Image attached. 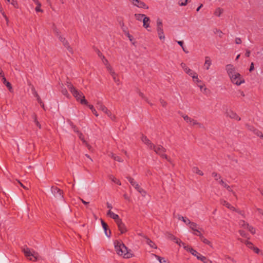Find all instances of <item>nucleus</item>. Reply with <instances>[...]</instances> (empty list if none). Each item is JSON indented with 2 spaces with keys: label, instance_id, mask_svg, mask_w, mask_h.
Listing matches in <instances>:
<instances>
[{
  "label": "nucleus",
  "instance_id": "f257e3e1",
  "mask_svg": "<svg viewBox=\"0 0 263 263\" xmlns=\"http://www.w3.org/2000/svg\"><path fill=\"white\" fill-rule=\"evenodd\" d=\"M114 245L115 251L118 255L125 258H129L133 256L131 252L128 251L127 247L122 242L116 241Z\"/></svg>",
  "mask_w": 263,
  "mask_h": 263
},
{
  "label": "nucleus",
  "instance_id": "f03ea898",
  "mask_svg": "<svg viewBox=\"0 0 263 263\" xmlns=\"http://www.w3.org/2000/svg\"><path fill=\"white\" fill-rule=\"evenodd\" d=\"M66 85L69 91L78 101H79L82 104H87L88 102L82 92L78 91L70 82H67Z\"/></svg>",
  "mask_w": 263,
  "mask_h": 263
},
{
  "label": "nucleus",
  "instance_id": "7ed1b4c3",
  "mask_svg": "<svg viewBox=\"0 0 263 263\" xmlns=\"http://www.w3.org/2000/svg\"><path fill=\"white\" fill-rule=\"evenodd\" d=\"M22 251L25 256L30 260L35 261L37 260L39 256L38 253L33 250H31L26 246L22 248Z\"/></svg>",
  "mask_w": 263,
  "mask_h": 263
},
{
  "label": "nucleus",
  "instance_id": "20e7f679",
  "mask_svg": "<svg viewBox=\"0 0 263 263\" xmlns=\"http://www.w3.org/2000/svg\"><path fill=\"white\" fill-rule=\"evenodd\" d=\"M96 107L98 109L102 110L106 115H107L111 120H115L116 116L112 114L111 111L109 110H108L104 105H103L102 102L98 101L97 103Z\"/></svg>",
  "mask_w": 263,
  "mask_h": 263
},
{
  "label": "nucleus",
  "instance_id": "39448f33",
  "mask_svg": "<svg viewBox=\"0 0 263 263\" xmlns=\"http://www.w3.org/2000/svg\"><path fill=\"white\" fill-rule=\"evenodd\" d=\"M153 150L162 158L166 159L168 161H170L167 156L165 154L166 151V149L161 145H155Z\"/></svg>",
  "mask_w": 263,
  "mask_h": 263
},
{
  "label": "nucleus",
  "instance_id": "423d86ee",
  "mask_svg": "<svg viewBox=\"0 0 263 263\" xmlns=\"http://www.w3.org/2000/svg\"><path fill=\"white\" fill-rule=\"evenodd\" d=\"M230 79L232 83L237 86H239L245 82V79L239 73L232 76Z\"/></svg>",
  "mask_w": 263,
  "mask_h": 263
},
{
  "label": "nucleus",
  "instance_id": "0eeeda50",
  "mask_svg": "<svg viewBox=\"0 0 263 263\" xmlns=\"http://www.w3.org/2000/svg\"><path fill=\"white\" fill-rule=\"evenodd\" d=\"M182 117L190 126H196L199 128H202L203 127L202 124L198 122L197 120L189 117L187 115H183Z\"/></svg>",
  "mask_w": 263,
  "mask_h": 263
},
{
  "label": "nucleus",
  "instance_id": "6e6552de",
  "mask_svg": "<svg viewBox=\"0 0 263 263\" xmlns=\"http://www.w3.org/2000/svg\"><path fill=\"white\" fill-rule=\"evenodd\" d=\"M57 35L58 36L59 40L63 43V45L67 48L68 51L71 53H72V48L69 46V43L66 39L64 37L61 36L58 32H57Z\"/></svg>",
  "mask_w": 263,
  "mask_h": 263
},
{
  "label": "nucleus",
  "instance_id": "1a4fd4ad",
  "mask_svg": "<svg viewBox=\"0 0 263 263\" xmlns=\"http://www.w3.org/2000/svg\"><path fill=\"white\" fill-rule=\"evenodd\" d=\"M227 117H229L232 119H234L237 121H240L241 120L240 117L232 110H227L224 113Z\"/></svg>",
  "mask_w": 263,
  "mask_h": 263
},
{
  "label": "nucleus",
  "instance_id": "9d476101",
  "mask_svg": "<svg viewBox=\"0 0 263 263\" xmlns=\"http://www.w3.org/2000/svg\"><path fill=\"white\" fill-rule=\"evenodd\" d=\"M226 70L229 77L231 78L232 76L235 75V74L238 72L236 71V68L232 64H228L226 66Z\"/></svg>",
  "mask_w": 263,
  "mask_h": 263
},
{
  "label": "nucleus",
  "instance_id": "9b49d317",
  "mask_svg": "<svg viewBox=\"0 0 263 263\" xmlns=\"http://www.w3.org/2000/svg\"><path fill=\"white\" fill-rule=\"evenodd\" d=\"M51 191L57 198L59 199H62L63 198V192L60 189L57 187H52Z\"/></svg>",
  "mask_w": 263,
  "mask_h": 263
},
{
  "label": "nucleus",
  "instance_id": "f8f14e48",
  "mask_svg": "<svg viewBox=\"0 0 263 263\" xmlns=\"http://www.w3.org/2000/svg\"><path fill=\"white\" fill-rule=\"evenodd\" d=\"M141 139L142 141L147 146V148L149 149H153L155 145L154 143H153L151 141L147 138V137L145 136L142 135Z\"/></svg>",
  "mask_w": 263,
  "mask_h": 263
},
{
  "label": "nucleus",
  "instance_id": "ddd939ff",
  "mask_svg": "<svg viewBox=\"0 0 263 263\" xmlns=\"http://www.w3.org/2000/svg\"><path fill=\"white\" fill-rule=\"evenodd\" d=\"M119 230L120 231L121 234L126 233L127 231V228L125 224L122 222V220H118L116 222Z\"/></svg>",
  "mask_w": 263,
  "mask_h": 263
},
{
  "label": "nucleus",
  "instance_id": "4468645a",
  "mask_svg": "<svg viewBox=\"0 0 263 263\" xmlns=\"http://www.w3.org/2000/svg\"><path fill=\"white\" fill-rule=\"evenodd\" d=\"M220 203L223 205V206H226L227 208H228V209H230L231 210H232V211H235L236 212H237L238 213H240L241 212L239 210H236L233 206H232L230 203H229V202H228L227 201H226V200H220Z\"/></svg>",
  "mask_w": 263,
  "mask_h": 263
},
{
  "label": "nucleus",
  "instance_id": "2eb2a0df",
  "mask_svg": "<svg viewBox=\"0 0 263 263\" xmlns=\"http://www.w3.org/2000/svg\"><path fill=\"white\" fill-rule=\"evenodd\" d=\"M134 6H137L140 8H144L146 9H148V6H147L144 2L140 0H136L133 4Z\"/></svg>",
  "mask_w": 263,
  "mask_h": 263
},
{
  "label": "nucleus",
  "instance_id": "dca6fc26",
  "mask_svg": "<svg viewBox=\"0 0 263 263\" xmlns=\"http://www.w3.org/2000/svg\"><path fill=\"white\" fill-rule=\"evenodd\" d=\"M109 72L112 77L114 81L116 83L117 85H119L121 83L118 78V74L116 73L113 69H112L111 71H109Z\"/></svg>",
  "mask_w": 263,
  "mask_h": 263
},
{
  "label": "nucleus",
  "instance_id": "f3484780",
  "mask_svg": "<svg viewBox=\"0 0 263 263\" xmlns=\"http://www.w3.org/2000/svg\"><path fill=\"white\" fill-rule=\"evenodd\" d=\"M157 32H161L163 30L162 21L160 18H158L156 21Z\"/></svg>",
  "mask_w": 263,
  "mask_h": 263
},
{
  "label": "nucleus",
  "instance_id": "a211bd4d",
  "mask_svg": "<svg viewBox=\"0 0 263 263\" xmlns=\"http://www.w3.org/2000/svg\"><path fill=\"white\" fill-rule=\"evenodd\" d=\"M127 179H128V181L130 182V183L135 187L136 190L137 191L139 189L140 186L137 183V182L134 180V178H132L131 177H127Z\"/></svg>",
  "mask_w": 263,
  "mask_h": 263
},
{
  "label": "nucleus",
  "instance_id": "6ab92c4d",
  "mask_svg": "<svg viewBox=\"0 0 263 263\" xmlns=\"http://www.w3.org/2000/svg\"><path fill=\"white\" fill-rule=\"evenodd\" d=\"M107 215V216H109L111 218L114 219L115 220L116 222H117V221L118 220H121V219L119 218L118 215L114 213L113 212H112L110 210H109L108 211Z\"/></svg>",
  "mask_w": 263,
  "mask_h": 263
},
{
  "label": "nucleus",
  "instance_id": "aec40b11",
  "mask_svg": "<svg viewBox=\"0 0 263 263\" xmlns=\"http://www.w3.org/2000/svg\"><path fill=\"white\" fill-rule=\"evenodd\" d=\"M212 65V61L210 57H206L205 58V62L204 64V67L206 70H209L210 67Z\"/></svg>",
  "mask_w": 263,
  "mask_h": 263
},
{
  "label": "nucleus",
  "instance_id": "412c9836",
  "mask_svg": "<svg viewBox=\"0 0 263 263\" xmlns=\"http://www.w3.org/2000/svg\"><path fill=\"white\" fill-rule=\"evenodd\" d=\"M143 27L147 29L148 31H149V30L148 29V28L149 27L150 18L148 17L145 16L143 20Z\"/></svg>",
  "mask_w": 263,
  "mask_h": 263
},
{
  "label": "nucleus",
  "instance_id": "4be33fe9",
  "mask_svg": "<svg viewBox=\"0 0 263 263\" xmlns=\"http://www.w3.org/2000/svg\"><path fill=\"white\" fill-rule=\"evenodd\" d=\"M103 57V60L102 62L106 66V68L107 70V71L109 72V71H111L112 69L110 65L109 64L108 60L105 59L104 55H102Z\"/></svg>",
  "mask_w": 263,
  "mask_h": 263
},
{
  "label": "nucleus",
  "instance_id": "5701e85b",
  "mask_svg": "<svg viewBox=\"0 0 263 263\" xmlns=\"http://www.w3.org/2000/svg\"><path fill=\"white\" fill-rule=\"evenodd\" d=\"M190 228L194 231L196 232L197 233H200V232L198 230V226L197 223L194 222H191V223L189 224Z\"/></svg>",
  "mask_w": 263,
  "mask_h": 263
},
{
  "label": "nucleus",
  "instance_id": "b1692460",
  "mask_svg": "<svg viewBox=\"0 0 263 263\" xmlns=\"http://www.w3.org/2000/svg\"><path fill=\"white\" fill-rule=\"evenodd\" d=\"M197 259L202 261L203 263H212V261L208 259L205 256L202 255L201 254L197 256Z\"/></svg>",
  "mask_w": 263,
  "mask_h": 263
},
{
  "label": "nucleus",
  "instance_id": "393cba45",
  "mask_svg": "<svg viewBox=\"0 0 263 263\" xmlns=\"http://www.w3.org/2000/svg\"><path fill=\"white\" fill-rule=\"evenodd\" d=\"M199 236L200 237V240L204 243L211 246V242L209 240L204 238L203 236L201 234V233H199Z\"/></svg>",
  "mask_w": 263,
  "mask_h": 263
},
{
  "label": "nucleus",
  "instance_id": "a878e982",
  "mask_svg": "<svg viewBox=\"0 0 263 263\" xmlns=\"http://www.w3.org/2000/svg\"><path fill=\"white\" fill-rule=\"evenodd\" d=\"M2 81L3 83L8 87V88L11 91L12 89L11 85L9 82L7 81L6 78H3L2 79Z\"/></svg>",
  "mask_w": 263,
  "mask_h": 263
},
{
  "label": "nucleus",
  "instance_id": "bb28decb",
  "mask_svg": "<svg viewBox=\"0 0 263 263\" xmlns=\"http://www.w3.org/2000/svg\"><path fill=\"white\" fill-rule=\"evenodd\" d=\"M155 256L160 263H169L168 260L163 257H161L157 255H155Z\"/></svg>",
  "mask_w": 263,
  "mask_h": 263
},
{
  "label": "nucleus",
  "instance_id": "cd10ccee",
  "mask_svg": "<svg viewBox=\"0 0 263 263\" xmlns=\"http://www.w3.org/2000/svg\"><path fill=\"white\" fill-rule=\"evenodd\" d=\"M223 10L220 8H217L215 9L214 14L217 16H220L223 13Z\"/></svg>",
  "mask_w": 263,
  "mask_h": 263
},
{
  "label": "nucleus",
  "instance_id": "c85d7f7f",
  "mask_svg": "<svg viewBox=\"0 0 263 263\" xmlns=\"http://www.w3.org/2000/svg\"><path fill=\"white\" fill-rule=\"evenodd\" d=\"M109 179H110L112 182H115V183L121 185V183L119 180L117 179L115 176L113 175H110L109 176Z\"/></svg>",
  "mask_w": 263,
  "mask_h": 263
},
{
  "label": "nucleus",
  "instance_id": "c756f323",
  "mask_svg": "<svg viewBox=\"0 0 263 263\" xmlns=\"http://www.w3.org/2000/svg\"><path fill=\"white\" fill-rule=\"evenodd\" d=\"M192 171L194 173H196L197 174H198L200 176H203V173L199 169L198 167H194L193 168H192Z\"/></svg>",
  "mask_w": 263,
  "mask_h": 263
},
{
  "label": "nucleus",
  "instance_id": "7c9ffc66",
  "mask_svg": "<svg viewBox=\"0 0 263 263\" xmlns=\"http://www.w3.org/2000/svg\"><path fill=\"white\" fill-rule=\"evenodd\" d=\"M212 176L213 177L215 178V180L217 181H219V179L221 178V176L216 172H213L212 174Z\"/></svg>",
  "mask_w": 263,
  "mask_h": 263
},
{
  "label": "nucleus",
  "instance_id": "2f4dec72",
  "mask_svg": "<svg viewBox=\"0 0 263 263\" xmlns=\"http://www.w3.org/2000/svg\"><path fill=\"white\" fill-rule=\"evenodd\" d=\"M146 15L143 14H135V16L136 20H137L138 21H141L142 20H143L144 17Z\"/></svg>",
  "mask_w": 263,
  "mask_h": 263
},
{
  "label": "nucleus",
  "instance_id": "473e14b6",
  "mask_svg": "<svg viewBox=\"0 0 263 263\" xmlns=\"http://www.w3.org/2000/svg\"><path fill=\"white\" fill-rule=\"evenodd\" d=\"M184 72L191 77L193 76V75L196 73V72L191 69L190 68H188Z\"/></svg>",
  "mask_w": 263,
  "mask_h": 263
},
{
  "label": "nucleus",
  "instance_id": "72a5a7b5",
  "mask_svg": "<svg viewBox=\"0 0 263 263\" xmlns=\"http://www.w3.org/2000/svg\"><path fill=\"white\" fill-rule=\"evenodd\" d=\"M101 224H102V226L103 227V228L105 232V234L106 235L108 236V237H109V235H108L107 234V228H108V225L103 220L101 221Z\"/></svg>",
  "mask_w": 263,
  "mask_h": 263
},
{
  "label": "nucleus",
  "instance_id": "f704fd0d",
  "mask_svg": "<svg viewBox=\"0 0 263 263\" xmlns=\"http://www.w3.org/2000/svg\"><path fill=\"white\" fill-rule=\"evenodd\" d=\"M146 243L151 247L153 248H156V245L155 243L153 242L151 240L149 239H147L146 240Z\"/></svg>",
  "mask_w": 263,
  "mask_h": 263
},
{
  "label": "nucleus",
  "instance_id": "c9c22d12",
  "mask_svg": "<svg viewBox=\"0 0 263 263\" xmlns=\"http://www.w3.org/2000/svg\"><path fill=\"white\" fill-rule=\"evenodd\" d=\"M157 34L160 40H164L165 39V37L164 33V30L161 32H157Z\"/></svg>",
  "mask_w": 263,
  "mask_h": 263
},
{
  "label": "nucleus",
  "instance_id": "e433bc0d",
  "mask_svg": "<svg viewBox=\"0 0 263 263\" xmlns=\"http://www.w3.org/2000/svg\"><path fill=\"white\" fill-rule=\"evenodd\" d=\"M179 219L182 220L185 223H186V224H188V225L191 222L188 218H184L183 216L179 217Z\"/></svg>",
  "mask_w": 263,
  "mask_h": 263
},
{
  "label": "nucleus",
  "instance_id": "4c0bfd02",
  "mask_svg": "<svg viewBox=\"0 0 263 263\" xmlns=\"http://www.w3.org/2000/svg\"><path fill=\"white\" fill-rule=\"evenodd\" d=\"M192 78H193V80L194 81V82L195 83H200V82H201V81L200 80L198 77V74L196 72V73L193 75V76L192 77Z\"/></svg>",
  "mask_w": 263,
  "mask_h": 263
},
{
  "label": "nucleus",
  "instance_id": "58836bf2",
  "mask_svg": "<svg viewBox=\"0 0 263 263\" xmlns=\"http://www.w3.org/2000/svg\"><path fill=\"white\" fill-rule=\"evenodd\" d=\"M190 253H191L194 256H196L197 258V256H199L201 255L200 253L197 252L195 250L193 249V248L192 249H191V250H190Z\"/></svg>",
  "mask_w": 263,
  "mask_h": 263
},
{
  "label": "nucleus",
  "instance_id": "ea45409f",
  "mask_svg": "<svg viewBox=\"0 0 263 263\" xmlns=\"http://www.w3.org/2000/svg\"><path fill=\"white\" fill-rule=\"evenodd\" d=\"M239 224L240 227L245 228L249 227V224L246 223L244 220H240L239 222Z\"/></svg>",
  "mask_w": 263,
  "mask_h": 263
},
{
  "label": "nucleus",
  "instance_id": "a19ab883",
  "mask_svg": "<svg viewBox=\"0 0 263 263\" xmlns=\"http://www.w3.org/2000/svg\"><path fill=\"white\" fill-rule=\"evenodd\" d=\"M75 132L78 133L79 138L83 142V143H86V141L84 140V136L83 134L79 132L78 130H75Z\"/></svg>",
  "mask_w": 263,
  "mask_h": 263
},
{
  "label": "nucleus",
  "instance_id": "79ce46f5",
  "mask_svg": "<svg viewBox=\"0 0 263 263\" xmlns=\"http://www.w3.org/2000/svg\"><path fill=\"white\" fill-rule=\"evenodd\" d=\"M245 245L249 248L251 249H253L254 246H253V243L248 240H246L245 242Z\"/></svg>",
  "mask_w": 263,
  "mask_h": 263
},
{
  "label": "nucleus",
  "instance_id": "37998d69",
  "mask_svg": "<svg viewBox=\"0 0 263 263\" xmlns=\"http://www.w3.org/2000/svg\"><path fill=\"white\" fill-rule=\"evenodd\" d=\"M0 12H1V13L3 15V16H4V17L5 18L7 23H8V18L6 15L5 12L3 11L2 6L1 5H0Z\"/></svg>",
  "mask_w": 263,
  "mask_h": 263
},
{
  "label": "nucleus",
  "instance_id": "c03bdc74",
  "mask_svg": "<svg viewBox=\"0 0 263 263\" xmlns=\"http://www.w3.org/2000/svg\"><path fill=\"white\" fill-rule=\"evenodd\" d=\"M253 132L258 137H260V135L262 134V132L261 131L256 128H253Z\"/></svg>",
  "mask_w": 263,
  "mask_h": 263
},
{
  "label": "nucleus",
  "instance_id": "a18cd8bd",
  "mask_svg": "<svg viewBox=\"0 0 263 263\" xmlns=\"http://www.w3.org/2000/svg\"><path fill=\"white\" fill-rule=\"evenodd\" d=\"M37 6L35 8V11L36 12H42V10L41 9V4L39 2H37Z\"/></svg>",
  "mask_w": 263,
  "mask_h": 263
},
{
  "label": "nucleus",
  "instance_id": "49530a36",
  "mask_svg": "<svg viewBox=\"0 0 263 263\" xmlns=\"http://www.w3.org/2000/svg\"><path fill=\"white\" fill-rule=\"evenodd\" d=\"M33 118L34 119V122L35 123V125L40 128H41V125L39 123V122H38V121L37 120V118H36V116L35 115H33Z\"/></svg>",
  "mask_w": 263,
  "mask_h": 263
},
{
  "label": "nucleus",
  "instance_id": "de8ad7c7",
  "mask_svg": "<svg viewBox=\"0 0 263 263\" xmlns=\"http://www.w3.org/2000/svg\"><path fill=\"white\" fill-rule=\"evenodd\" d=\"M182 244H183V247L186 251L190 252V250H191V249H192V247H191L189 246L185 245L184 243H182Z\"/></svg>",
  "mask_w": 263,
  "mask_h": 263
},
{
  "label": "nucleus",
  "instance_id": "09e8293b",
  "mask_svg": "<svg viewBox=\"0 0 263 263\" xmlns=\"http://www.w3.org/2000/svg\"><path fill=\"white\" fill-rule=\"evenodd\" d=\"M138 192H139L143 196H145L146 195V192L141 187H140L139 189L137 190Z\"/></svg>",
  "mask_w": 263,
  "mask_h": 263
},
{
  "label": "nucleus",
  "instance_id": "8fccbe9b",
  "mask_svg": "<svg viewBox=\"0 0 263 263\" xmlns=\"http://www.w3.org/2000/svg\"><path fill=\"white\" fill-rule=\"evenodd\" d=\"M247 228L249 230V231H250L252 234H255V229H254L253 227H252V226H250L249 225V227H247Z\"/></svg>",
  "mask_w": 263,
  "mask_h": 263
},
{
  "label": "nucleus",
  "instance_id": "3c124183",
  "mask_svg": "<svg viewBox=\"0 0 263 263\" xmlns=\"http://www.w3.org/2000/svg\"><path fill=\"white\" fill-rule=\"evenodd\" d=\"M139 96L142 98H143V99H144L148 103H149L151 105H152V104L151 103H150L148 100V99L144 95V94L142 92H140L139 93Z\"/></svg>",
  "mask_w": 263,
  "mask_h": 263
},
{
  "label": "nucleus",
  "instance_id": "603ef678",
  "mask_svg": "<svg viewBox=\"0 0 263 263\" xmlns=\"http://www.w3.org/2000/svg\"><path fill=\"white\" fill-rule=\"evenodd\" d=\"M61 92L63 95L66 96L67 97H69V94L66 88L62 89Z\"/></svg>",
  "mask_w": 263,
  "mask_h": 263
},
{
  "label": "nucleus",
  "instance_id": "864d4df0",
  "mask_svg": "<svg viewBox=\"0 0 263 263\" xmlns=\"http://www.w3.org/2000/svg\"><path fill=\"white\" fill-rule=\"evenodd\" d=\"M11 3V5H12L15 8L18 7V4L17 3L14 1V0H11L10 2H9Z\"/></svg>",
  "mask_w": 263,
  "mask_h": 263
},
{
  "label": "nucleus",
  "instance_id": "5fc2aeb1",
  "mask_svg": "<svg viewBox=\"0 0 263 263\" xmlns=\"http://www.w3.org/2000/svg\"><path fill=\"white\" fill-rule=\"evenodd\" d=\"M114 160L120 162H122L123 161V160L120 157L116 155L114 157Z\"/></svg>",
  "mask_w": 263,
  "mask_h": 263
},
{
  "label": "nucleus",
  "instance_id": "6e6d98bb",
  "mask_svg": "<svg viewBox=\"0 0 263 263\" xmlns=\"http://www.w3.org/2000/svg\"><path fill=\"white\" fill-rule=\"evenodd\" d=\"M180 66L185 71L189 67L186 66V65L184 63H181L180 64Z\"/></svg>",
  "mask_w": 263,
  "mask_h": 263
},
{
  "label": "nucleus",
  "instance_id": "4d7b16f0",
  "mask_svg": "<svg viewBox=\"0 0 263 263\" xmlns=\"http://www.w3.org/2000/svg\"><path fill=\"white\" fill-rule=\"evenodd\" d=\"M239 233L242 237H246V238L247 237V235L244 231L239 230Z\"/></svg>",
  "mask_w": 263,
  "mask_h": 263
},
{
  "label": "nucleus",
  "instance_id": "13d9d810",
  "mask_svg": "<svg viewBox=\"0 0 263 263\" xmlns=\"http://www.w3.org/2000/svg\"><path fill=\"white\" fill-rule=\"evenodd\" d=\"M160 103L163 106V107H165L167 105V103L166 101H165L163 99H160Z\"/></svg>",
  "mask_w": 263,
  "mask_h": 263
},
{
  "label": "nucleus",
  "instance_id": "bf43d9fd",
  "mask_svg": "<svg viewBox=\"0 0 263 263\" xmlns=\"http://www.w3.org/2000/svg\"><path fill=\"white\" fill-rule=\"evenodd\" d=\"M187 0H181V2L179 3L180 6H185L187 4Z\"/></svg>",
  "mask_w": 263,
  "mask_h": 263
},
{
  "label": "nucleus",
  "instance_id": "052dcab7",
  "mask_svg": "<svg viewBox=\"0 0 263 263\" xmlns=\"http://www.w3.org/2000/svg\"><path fill=\"white\" fill-rule=\"evenodd\" d=\"M254 69V63L253 62H252L250 64L249 71L252 72Z\"/></svg>",
  "mask_w": 263,
  "mask_h": 263
},
{
  "label": "nucleus",
  "instance_id": "680f3d73",
  "mask_svg": "<svg viewBox=\"0 0 263 263\" xmlns=\"http://www.w3.org/2000/svg\"><path fill=\"white\" fill-rule=\"evenodd\" d=\"M241 42H242V41H241V39L240 38H239V37L236 38V39H235V43H236V44H240L241 43Z\"/></svg>",
  "mask_w": 263,
  "mask_h": 263
},
{
  "label": "nucleus",
  "instance_id": "e2e57ef3",
  "mask_svg": "<svg viewBox=\"0 0 263 263\" xmlns=\"http://www.w3.org/2000/svg\"><path fill=\"white\" fill-rule=\"evenodd\" d=\"M253 250L257 254H258L260 252V250L258 248L255 247L253 248Z\"/></svg>",
  "mask_w": 263,
  "mask_h": 263
},
{
  "label": "nucleus",
  "instance_id": "0e129e2a",
  "mask_svg": "<svg viewBox=\"0 0 263 263\" xmlns=\"http://www.w3.org/2000/svg\"><path fill=\"white\" fill-rule=\"evenodd\" d=\"M246 57H249L250 55V51L248 49H246V52L245 53Z\"/></svg>",
  "mask_w": 263,
  "mask_h": 263
},
{
  "label": "nucleus",
  "instance_id": "69168bd1",
  "mask_svg": "<svg viewBox=\"0 0 263 263\" xmlns=\"http://www.w3.org/2000/svg\"><path fill=\"white\" fill-rule=\"evenodd\" d=\"M224 187L226 188L229 192H232L231 186L227 184Z\"/></svg>",
  "mask_w": 263,
  "mask_h": 263
},
{
  "label": "nucleus",
  "instance_id": "338daca9",
  "mask_svg": "<svg viewBox=\"0 0 263 263\" xmlns=\"http://www.w3.org/2000/svg\"><path fill=\"white\" fill-rule=\"evenodd\" d=\"M176 239V241H175V242L177 244L179 245V246H180V243H183L180 239H179L178 238Z\"/></svg>",
  "mask_w": 263,
  "mask_h": 263
},
{
  "label": "nucleus",
  "instance_id": "774afa93",
  "mask_svg": "<svg viewBox=\"0 0 263 263\" xmlns=\"http://www.w3.org/2000/svg\"><path fill=\"white\" fill-rule=\"evenodd\" d=\"M177 43L182 47L183 48L184 46H183V41H177Z\"/></svg>",
  "mask_w": 263,
  "mask_h": 263
}]
</instances>
